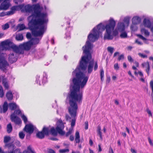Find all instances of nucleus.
Instances as JSON below:
<instances>
[{
	"label": "nucleus",
	"mask_w": 153,
	"mask_h": 153,
	"mask_svg": "<svg viewBox=\"0 0 153 153\" xmlns=\"http://www.w3.org/2000/svg\"><path fill=\"white\" fill-rule=\"evenodd\" d=\"M92 47L91 44L89 41H87L86 44L82 47L83 53L85 55L82 56L79 65L72 72V75L75 76L72 78V82L70 83V94L69 96H82V93L80 90V88H83L86 85L88 77L81 71H84L87 68L88 64L94 65V60H92V56L90 50Z\"/></svg>",
	"instance_id": "nucleus-1"
},
{
	"label": "nucleus",
	"mask_w": 153,
	"mask_h": 153,
	"mask_svg": "<svg viewBox=\"0 0 153 153\" xmlns=\"http://www.w3.org/2000/svg\"><path fill=\"white\" fill-rule=\"evenodd\" d=\"M115 25V22L112 18L110 19L108 24L105 26L102 23H100L97 26V29L95 27H94L92 31L93 34L90 33L88 36V39L90 41L94 42L98 39L99 35L102 32L106 29V33L104 36V39L112 40L113 38V36L111 35L112 31L114 28ZM87 40V41H88Z\"/></svg>",
	"instance_id": "nucleus-2"
},
{
	"label": "nucleus",
	"mask_w": 153,
	"mask_h": 153,
	"mask_svg": "<svg viewBox=\"0 0 153 153\" xmlns=\"http://www.w3.org/2000/svg\"><path fill=\"white\" fill-rule=\"evenodd\" d=\"M23 7L21 10L22 12L31 13L33 11L31 15L28 16L27 19L29 22L32 20L37 19L38 18L47 17L48 14L46 13L42 12L43 7L37 3L33 5L28 4L25 6L24 4Z\"/></svg>",
	"instance_id": "nucleus-3"
},
{
	"label": "nucleus",
	"mask_w": 153,
	"mask_h": 153,
	"mask_svg": "<svg viewBox=\"0 0 153 153\" xmlns=\"http://www.w3.org/2000/svg\"><path fill=\"white\" fill-rule=\"evenodd\" d=\"M48 22L47 17L38 18L37 19L32 20L28 23L29 28L31 30L34 28L39 29L38 31L34 30L32 31V34L34 36L36 37L42 36L45 29L44 24H47Z\"/></svg>",
	"instance_id": "nucleus-4"
},
{
	"label": "nucleus",
	"mask_w": 153,
	"mask_h": 153,
	"mask_svg": "<svg viewBox=\"0 0 153 153\" xmlns=\"http://www.w3.org/2000/svg\"><path fill=\"white\" fill-rule=\"evenodd\" d=\"M82 96H68L69 99L70 106L68 108L69 113L71 116L74 118L72 119L71 122V127L73 128L75 125L76 119L75 118L76 116L77 111L78 107L77 102L79 103L82 102Z\"/></svg>",
	"instance_id": "nucleus-5"
},
{
	"label": "nucleus",
	"mask_w": 153,
	"mask_h": 153,
	"mask_svg": "<svg viewBox=\"0 0 153 153\" xmlns=\"http://www.w3.org/2000/svg\"><path fill=\"white\" fill-rule=\"evenodd\" d=\"M56 127L55 128L52 127L51 128V126L48 127L44 126L42 131L45 136H48L50 134L53 136H56L59 134L61 136H63L65 134V132L63 131L64 128V125L62 120H59L56 124Z\"/></svg>",
	"instance_id": "nucleus-6"
},
{
	"label": "nucleus",
	"mask_w": 153,
	"mask_h": 153,
	"mask_svg": "<svg viewBox=\"0 0 153 153\" xmlns=\"http://www.w3.org/2000/svg\"><path fill=\"white\" fill-rule=\"evenodd\" d=\"M10 39H8L1 42L0 44V69L5 71L9 63L7 60V55L5 53H1V51L9 50Z\"/></svg>",
	"instance_id": "nucleus-7"
},
{
	"label": "nucleus",
	"mask_w": 153,
	"mask_h": 153,
	"mask_svg": "<svg viewBox=\"0 0 153 153\" xmlns=\"http://www.w3.org/2000/svg\"><path fill=\"white\" fill-rule=\"evenodd\" d=\"M12 49L16 53L19 54H23L24 52L22 50L20 47V45L19 46L15 45H12V42L10 41V49Z\"/></svg>",
	"instance_id": "nucleus-8"
},
{
	"label": "nucleus",
	"mask_w": 153,
	"mask_h": 153,
	"mask_svg": "<svg viewBox=\"0 0 153 153\" xmlns=\"http://www.w3.org/2000/svg\"><path fill=\"white\" fill-rule=\"evenodd\" d=\"M10 117L11 121L14 122L16 124L19 125L21 124L22 121L20 118L14 114H11Z\"/></svg>",
	"instance_id": "nucleus-9"
},
{
	"label": "nucleus",
	"mask_w": 153,
	"mask_h": 153,
	"mask_svg": "<svg viewBox=\"0 0 153 153\" xmlns=\"http://www.w3.org/2000/svg\"><path fill=\"white\" fill-rule=\"evenodd\" d=\"M32 44L30 41L24 43L23 44H20L21 49L24 52V50L28 51L30 50Z\"/></svg>",
	"instance_id": "nucleus-10"
},
{
	"label": "nucleus",
	"mask_w": 153,
	"mask_h": 153,
	"mask_svg": "<svg viewBox=\"0 0 153 153\" xmlns=\"http://www.w3.org/2000/svg\"><path fill=\"white\" fill-rule=\"evenodd\" d=\"M34 130L33 125L31 124H26L23 129V130L30 134H32Z\"/></svg>",
	"instance_id": "nucleus-11"
},
{
	"label": "nucleus",
	"mask_w": 153,
	"mask_h": 153,
	"mask_svg": "<svg viewBox=\"0 0 153 153\" xmlns=\"http://www.w3.org/2000/svg\"><path fill=\"white\" fill-rule=\"evenodd\" d=\"M24 7V5L20 4L18 6H14L11 7L10 9V15L13 14L16 11L22 9Z\"/></svg>",
	"instance_id": "nucleus-12"
},
{
	"label": "nucleus",
	"mask_w": 153,
	"mask_h": 153,
	"mask_svg": "<svg viewBox=\"0 0 153 153\" xmlns=\"http://www.w3.org/2000/svg\"><path fill=\"white\" fill-rule=\"evenodd\" d=\"M3 142L4 143V149H10V136H5L4 138Z\"/></svg>",
	"instance_id": "nucleus-13"
},
{
	"label": "nucleus",
	"mask_w": 153,
	"mask_h": 153,
	"mask_svg": "<svg viewBox=\"0 0 153 153\" xmlns=\"http://www.w3.org/2000/svg\"><path fill=\"white\" fill-rule=\"evenodd\" d=\"M4 0L1 4V5L0 6V10H7L10 6V3H7L6 1Z\"/></svg>",
	"instance_id": "nucleus-14"
},
{
	"label": "nucleus",
	"mask_w": 153,
	"mask_h": 153,
	"mask_svg": "<svg viewBox=\"0 0 153 153\" xmlns=\"http://www.w3.org/2000/svg\"><path fill=\"white\" fill-rule=\"evenodd\" d=\"M141 21V18L137 16H134L132 19V24L137 25L140 23Z\"/></svg>",
	"instance_id": "nucleus-15"
},
{
	"label": "nucleus",
	"mask_w": 153,
	"mask_h": 153,
	"mask_svg": "<svg viewBox=\"0 0 153 153\" xmlns=\"http://www.w3.org/2000/svg\"><path fill=\"white\" fill-rule=\"evenodd\" d=\"M118 30L120 32L124 31L125 29V25L123 22H119L117 24Z\"/></svg>",
	"instance_id": "nucleus-16"
},
{
	"label": "nucleus",
	"mask_w": 153,
	"mask_h": 153,
	"mask_svg": "<svg viewBox=\"0 0 153 153\" xmlns=\"http://www.w3.org/2000/svg\"><path fill=\"white\" fill-rule=\"evenodd\" d=\"M143 24L144 26L148 28H150L151 26V24L150 21L148 19L145 18L143 21Z\"/></svg>",
	"instance_id": "nucleus-17"
},
{
	"label": "nucleus",
	"mask_w": 153,
	"mask_h": 153,
	"mask_svg": "<svg viewBox=\"0 0 153 153\" xmlns=\"http://www.w3.org/2000/svg\"><path fill=\"white\" fill-rule=\"evenodd\" d=\"M1 77L2 78V82L3 85L6 88L8 89L9 88V85L7 79L3 76Z\"/></svg>",
	"instance_id": "nucleus-18"
},
{
	"label": "nucleus",
	"mask_w": 153,
	"mask_h": 153,
	"mask_svg": "<svg viewBox=\"0 0 153 153\" xmlns=\"http://www.w3.org/2000/svg\"><path fill=\"white\" fill-rule=\"evenodd\" d=\"M45 135L42 132V131H38L36 134V137L39 139H43L45 137Z\"/></svg>",
	"instance_id": "nucleus-19"
},
{
	"label": "nucleus",
	"mask_w": 153,
	"mask_h": 153,
	"mask_svg": "<svg viewBox=\"0 0 153 153\" xmlns=\"http://www.w3.org/2000/svg\"><path fill=\"white\" fill-rule=\"evenodd\" d=\"M17 28L18 30V31H20L27 29V28L24 24H19L18 25Z\"/></svg>",
	"instance_id": "nucleus-20"
},
{
	"label": "nucleus",
	"mask_w": 153,
	"mask_h": 153,
	"mask_svg": "<svg viewBox=\"0 0 153 153\" xmlns=\"http://www.w3.org/2000/svg\"><path fill=\"white\" fill-rule=\"evenodd\" d=\"M40 39L38 38H33L31 40V43L32 45H36L38 44L39 42Z\"/></svg>",
	"instance_id": "nucleus-21"
},
{
	"label": "nucleus",
	"mask_w": 153,
	"mask_h": 153,
	"mask_svg": "<svg viewBox=\"0 0 153 153\" xmlns=\"http://www.w3.org/2000/svg\"><path fill=\"white\" fill-rule=\"evenodd\" d=\"M16 147L15 145L13 144L12 143H10V149L12 148L13 149L12 151H10V153H18L19 151V149H14Z\"/></svg>",
	"instance_id": "nucleus-22"
},
{
	"label": "nucleus",
	"mask_w": 153,
	"mask_h": 153,
	"mask_svg": "<svg viewBox=\"0 0 153 153\" xmlns=\"http://www.w3.org/2000/svg\"><path fill=\"white\" fill-rule=\"evenodd\" d=\"M14 54L13 53H10V63H13L15 62L17 60L16 56L14 57Z\"/></svg>",
	"instance_id": "nucleus-23"
},
{
	"label": "nucleus",
	"mask_w": 153,
	"mask_h": 153,
	"mask_svg": "<svg viewBox=\"0 0 153 153\" xmlns=\"http://www.w3.org/2000/svg\"><path fill=\"white\" fill-rule=\"evenodd\" d=\"M94 65L91 64H88L87 65V73L88 74H91L92 72Z\"/></svg>",
	"instance_id": "nucleus-24"
},
{
	"label": "nucleus",
	"mask_w": 153,
	"mask_h": 153,
	"mask_svg": "<svg viewBox=\"0 0 153 153\" xmlns=\"http://www.w3.org/2000/svg\"><path fill=\"white\" fill-rule=\"evenodd\" d=\"M19 107L16 103H10V110H15L17 108H19Z\"/></svg>",
	"instance_id": "nucleus-25"
},
{
	"label": "nucleus",
	"mask_w": 153,
	"mask_h": 153,
	"mask_svg": "<svg viewBox=\"0 0 153 153\" xmlns=\"http://www.w3.org/2000/svg\"><path fill=\"white\" fill-rule=\"evenodd\" d=\"M8 104L7 101L4 102L3 105V113H5L8 110Z\"/></svg>",
	"instance_id": "nucleus-26"
},
{
	"label": "nucleus",
	"mask_w": 153,
	"mask_h": 153,
	"mask_svg": "<svg viewBox=\"0 0 153 153\" xmlns=\"http://www.w3.org/2000/svg\"><path fill=\"white\" fill-rule=\"evenodd\" d=\"M75 141L76 143H79L80 142L79 133L78 131H76L75 133Z\"/></svg>",
	"instance_id": "nucleus-27"
},
{
	"label": "nucleus",
	"mask_w": 153,
	"mask_h": 153,
	"mask_svg": "<svg viewBox=\"0 0 153 153\" xmlns=\"http://www.w3.org/2000/svg\"><path fill=\"white\" fill-rule=\"evenodd\" d=\"M35 153V151L32 149L31 147L30 146H29L27 148V150L25 151L23 153Z\"/></svg>",
	"instance_id": "nucleus-28"
},
{
	"label": "nucleus",
	"mask_w": 153,
	"mask_h": 153,
	"mask_svg": "<svg viewBox=\"0 0 153 153\" xmlns=\"http://www.w3.org/2000/svg\"><path fill=\"white\" fill-rule=\"evenodd\" d=\"M16 39L17 41H21L23 39V36L22 34H19L16 35Z\"/></svg>",
	"instance_id": "nucleus-29"
},
{
	"label": "nucleus",
	"mask_w": 153,
	"mask_h": 153,
	"mask_svg": "<svg viewBox=\"0 0 153 153\" xmlns=\"http://www.w3.org/2000/svg\"><path fill=\"white\" fill-rule=\"evenodd\" d=\"M101 127L100 126H98L97 129V130L98 135L100 136L101 140H102V132L101 131Z\"/></svg>",
	"instance_id": "nucleus-30"
},
{
	"label": "nucleus",
	"mask_w": 153,
	"mask_h": 153,
	"mask_svg": "<svg viewBox=\"0 0 153 153\" xmlns=\"http://www.w3.org/2000/svg\"><path fill=\"white\" fill-rule=\"evenodd\" d=\"M142 33H144L146 36H149V33L148 30H147L145 28H142L141 30Z\"/></svg>",
	"instance_id": "nucleus-31"
},
{
	"label": "nucleus",
	"mask_w": 153,
	"mask_h": 153,
	"mask_svg": "<svg viewBox=\"0 0 153 153\" xmlns=\"http://www.w3.org/2000/svg\"><path fill=\"white\" fill-rule=\"evenodd\" d=\"M130 29L131 30L133 31H135L137 30V27L136 25L132 24V25L131 26Z\"/></svg>",
	"instance_id": "nucleus-32"
},
{
	"label": "nucleus",
	"mask_w": 153,
	"mask_h": 153,
	"mask_svg": "<svg viewBox=\"0 0 153 153\" xmlns=\"http://www.w3.org/2000/svg\"><path fill=\"white\" fill-rule=\"evenodd\" d=\"M13 114H14L15 115H22V112L20 109L15 110H14V113Z\"/></svg>",
	"instance_id": "nucleus-33"
},
{
	"label": "nucleus",
	"mask_w": 153,
	"mask_h": 153,
	"mask_svg": "<svg viewBox=\"0 0 153 153\" xmlns=\"http://www.w3.org/2000/svg\"><path fill=\"white\" fill-rule=\"evenodd\" d=\"M127 33L125 31L122 32L120 35V37L121 38H126L127 37Z\"/></svg>",
	"instance_id": "nucleus-34"
},
{
	"label": "nucleus",
	"mask_w": 153,
	"mask_h": 153,
	"mask_svg": "<svg viewBox=\"0 0 153 153\" xmlns=\"http://www.w3.org/2000/svg\"><path fill=\"white\" fill-rule=\"evenodd\" d=\"M21 117L22 120L24 121L25 124H26L27 121V117L24 114H23L21 116Z\"/></svg>",
	"instance_id": "nucleus-35"
},
{
	"label": "nucleus",
	"mask_w": 153,
	"mask_h": 153,
	"mask_svg": "<svg viewBox=\"0 0 153 153\" xmlns=\"http://www.w3.org/2000/svg\"><path fill=\"white\" fill-rule=\"evenodd\" d=\"M59 152L60 153H65L66 152H69L68 149H61L59 150Z\"/></svg>",
	"instance_id": "nucleus-36"
},
{
	"label": "nucleus",
	"mask_w": 153,
	"mask_h": 153,
	"mask_svg": "<svg viewBox=\"0 0 153 153\" xmlns=\"http://www.w3.org/2000/svg\"><path fill=\"white\" fill-rule=\"evenodd\" d=\"M10 15V11H8L7 13L2 12L0 13V17H3L6 15Z\"/></svg>",
	"instance_id": "nucleus-37"
},
{
	"label": "nucleus",
	"mask_w": 153,
	"mask_h": 153,
	"mask_svg": "<svg viewBox=\"0 0 153 153\" xmlns=\"http://www.w3.org/2000/svg\"><path fill=\"white\" fill-rule=\"evenodd\" d=\"M19 136L20 138L22 139H23L24 138L25 134L23 133V132L21 131L19 133Z\"/></svg>",
	"instance_id": "nucleus-38"
},
{
	"label": "nucleus",
	"mask_w": 153,
	"mask_h": 153,
	"mask_svg": "<svg viewBox=\"0 0 153 153\" xmlns=\"http://www.w3.org/2000/svg\"><path fill=\"white\" fill-rule=\"evenodd\" d=\"M9 27V25L8 23H6L4 25L2 26V28L3 30H5Z\"/></svg>",
	"instance_id": "nucleus-39"
},
{
	"label": "nucleus",
	"mask_w": 153,
	"mask_h": 153,
	"mask_svg": "<svg viewBox=\"0 0 153 153\" xmlns=\"http://www.w3.org/2000/svg\"><path fill=\"white\" fill-rule=\"evenodd\" d=\"M72 128H70L69 131L66 132L65 134V136L66 137H68L72 133Z\"/></svg>",
	"instance_id": "nucleus-40"
},
{
	"label": "nucleus",
	"mask_w": 153,
	"mask_h": 153,
	"mask_svg": "<svg viewBox=\"0 0 153 153\" xmlns=\"http://www.w3.org/2000/svg\"><path fill=\"white\" fill-rule=\"evenodd\" d=\"M107 50L109 52L112 54L114 52V48L111 47H108L107 48Z\"/></svg>",
	"instance_id": "nucleus-41"
},
{
	"label": "nucleus",
	"mask_w": 153,
	"mask_h": 153,
	"mask_svg": "<svg viewBox=\"0 0 153 153\" xmlns=\"http://www.w3.org/2000/svg\"><path fill=\"white\" fill-rule=\"evenodd\" d=\"M130 20V18L129 17H126L124 18L123 21L127 24H128Z\"/></svg>",
	"instance_id": "nucleus-42"
},
{
	"label": "nucleus",
	"mask_w": 153,
	"mask_h": 153,
	"mask_svg": "<svg viewBox=\"0 0 153 153\" xmlns=\"http://www.w3.org/2000/svg\"><path fill=\"white\" fill-rule=\"evenodd\" d=\"M40 78V76H39L37 75L36 77V83L37 84H38L39 85H41V84L40 83V82L39 80V79Z\"/></svg>",
	"instance_id": "nucleus-43"
},
{
	"label": "nucleus",
	"mask_w": 153,
	"mask_h": 153,
	"mask_svg": "<svg viewBox=\"0 0 153 153\" xmlns=\"http://www.w3.org/2000/svg\"><path fill=\"white\" fill-rule=\"evenodd\" d=\"M47 153H56V152L51 149L48 148L47 149Z\"/></svg>",
	"instance_id": "nucleus-44"
},
{
	"label": "nucleus",
	"mask_w": 153,
	"mask_h": 153,
	"mask_svg": "<svg viewBox=\"0 0 153 153\" xmlns=\"http://www.w3.org/2000/svg\"><path fill=\"white\" fill-rule=\"evenodd\" d=\"M4 93L3 88L1 85H0V96H4Z\"/></svg>",
	"instance_id": "nucleus-45"
},
{
	"label": "nucleus",
	"mask_w": 153,
	"mask_h": 153,
	"mask_svg": "<svg viewBox=\"0 0 153 153\" xmlns=\"http://www.w3.org/2000/svg\"><path fill=\"white\" fill-rule=\"evenodd\" d=\"M23 1L24 0H14V3L17 4H21Z\"/></svg>",
	"instance_id": "nucleus-46"
},
{
	"label": "nucleus",
	"mask_w": 153,
	"mask_h": 153,
	"mask_svg": "<svg viewBox=\"0 0 153 153\" xmlns=\"http://www.w3.org/2000/svg\"><path fill=\"white\" fill-rule=\"evenodd\" d=\"M127 58L128 61L130 62H134V59L132 58L131 56L128 55Z\"/></svg>",
	"instance_id": "nucleus-47"
},
{
	"label": "nucleus",
	"mask_w": 153,
	"mask_h": 153,
	"mask_svg": "<svg viewBox=\"0 0 153 153\" xmlns=\"http://www.w3.org/2000/svg\"><path fill=\"white\" fill-rule=\"evenodd\" d=\"M137 36L140 39L144 41L146 40L147 39L140 34H137Z\"/></svg>",
	"instance_id": "nucleus-48"
},
{
	"label": "nucleus",
	"mask_w": 153,
	"mask_h": 153,
	"mask_svg": "<svg viewBox=\"0 0 153 153\" xmlns=\"http://www.w3.org/2000/svg\"><path fill=\"white\" fill-rule=\"evenodd\" d=\"M26 36L27 39H31L32 38H31V35L30 32H28L27 33Z\"/></svg>",
	"instance_id": "nucleus-49"
},
{
	"label": "nucleus",
	"mask_w": 153,
	"mask_h": 153,
	"mask_svg": "<svg viewBox=\"0 0 153 153\" xmlns=\"http://www.w3.org/2000/svg\"><path fill=\"white\" fill-rule=\"evenodd\" d=\"M148 65L146 67L147 68L146 69V71L148 75H149V70H150V66L149 63L147 64Z\"/></svg>",
	"instance_id": "nucleus-50"
},
{
	"label": "nucleus",
	"mask_w": 153,
	"mask_h": 153,
	"mask_svg": "<svg viewBox=\"0 0 153 153\" xmlns=\"http://www.w3.org/2000/svg\"><path fill=\"white\" fill-rule=\"evenodd\" d=\"M124 59V55L123 54L120 55L118 58L117 60L120 61L121 59Z\"/></svg>",
	"instance_id": "nucleus-51"
},
{
	"label": "nucleus",
	"mask_w": 153,
	"mask_h": 153,
	"mask_svg": "<svg viewBox=\"0 0 153 153\" xmlns=\"http://www.w3.org/2000/svg\"><path fill=\"white\" fill-rule=\"evenodd\" d=\"M98 64H97V62H95V64H94V71H96L97 70V69L98 68Z\"/></svg>",
	"instance_id": "nucleus-52"
},
{
	"label": "nucleus",
	"mask_w": 153,
	"mask_h": 153,
	"mask_svg": "<svg viewBox=\"0 0 153 153\" xmlns=\"http://www.w3.org/2000/svg\"><path fill=\"white\" fill-rule=\"evenodd\" d=\"M139 56L143 58H146L147 57V56L146 55L140 53H138Z\"/></svg>",
	"instance_id": "nucleus-53"
},
{
	"label": "nucleus",
	"mask_w": 153,
	"mask_h": 153,
	"mask_svg": "<svg viewBox=\"0 0 153 153\" xmlns=\"http://www.w3.org/2000/svg\"><path fill=\"white\" fill-rule=\"evenodd\" d=\"M100 77L102 78L104 77V71L103 69H101L100 71Z\"/></svg>",
	"instance_id": "nucleus-54"
},
{
	"label": "nucleus",
	"mask_w": 153,
	"mask_h": 153,
	"mask_svg": "<svg viewBox=\"0 0 153 153\" xmlns=\"http://www.w3.org/2000/svg\"><path fill=\"white\" fill-rule=\"evenodd\" d=\"M150 85L152 89V93H153V80H152L150 82Z\"/></svg>",
	"instance_id": "nucleus-55"
},
{
	"label": "nucleus",
	"mask_w": 153,
	"mask_h": 153,
	"mask_svg": "<svg viewBox=\"0 0 153 153\" xmlns=\"http://www.w3.org/2000/svg\"><path fill=\"white\" fill-rule=\"evenodd\" d=\"M114 68L116 70H118L119 69V67L118 66V64H115L114 65Z\"/></svg>",
	"instance_id": "nucleus-56"
},
{
	"label": "nucleus",
	"mask_w": 153,
	"mask_h": 153,
	"mask_svg": "<svg viewBox=\"0 0 153 153\" xmlns=\"http://www.w3.org/2000/svg\"><path fill=\"white\" fill-rule=\"evenodd\" d=\"M146 111L148 114H149V115L152 117V115L151 111L149 108H147L146 109Z\"/></svg>",
	"instance_id": "nucleus-57"
},
{
	"label": "nucleus",
	"mask_w": 153,
	"mask_h": 153,
	"mask_svg": "<svg viewBox=\"0 0 153 153\" xmlns=\"http://www.w3.org/2000/svg\"><path fill=\"white\" fill-rule=\"evenodd\" d=\"M47 77L44 76L43 79L42 80V83H45L47 82Z\"/></svg>",
	"instance_id": "nucleus-58"
},
{
	"label": "nucleus",
	"mask_w": 153,
	"mask_h": 153,
	"mask_svg": "<svg viewBox=\"0 0 153 153\" xmlns=\"http://www.w3.org/2000/svg\"><path fill=\"white\" fill-rule=\"evenodd\" d=\"M149 64V62H144L142 64V66L143 68H144L145 67H146L147 65V64Z\"/></svg>",
	"instance_id": "nucleus-59"
},
{
	"label": "nucleus",
	"mask_w": 153,
	"mask_h": 153,
	"mask_svg": "<svg viewBox=\"0 0 153 153\" xmlns=\"http://www.w3.org/2000/svg\"><path fill=\"white\" fill-rule=\"evenodd\" d=\"M65 118L67 121H68L71 119V117L68 114H66L65 116Z\"/></svg>",
	"instance_id": "nucleus-60"
},
{
	"label": "nucleus",
	"mask_w": 153,
	"mask_h": 153,
	"mask_svg": "<svg viewBox=\"0 0 153 153\" xmlns=\"http://www.w3.org/2000/svg\"><path fill=\"white\" fill-rule=\"evenodd\" d=\"M85 129L87 130L88 128V122L87 121H86L85 122Z\"/></svg>",
	"instance_id": "nucleus-61"
},
{
	"label": "nucleus",
	"mask_w": 153,
	"mask_h": 153,
	"mask_svg": "<svg viewBox=\"0 0 153 153\" xmlns=\"http://www.w3.org/2000/svg\"><path fill=\"white\" fill-rule=\"evenodd\" d=\"M148 140L149 142V143L150 145L152 146H153V143L152 142V141L150 138L149 137L148 138Z\"/></svg>",
	"instance_id": "nucleus-62"
},
{
	"label": "nucleus",
	"mask_w": 153,
	"mask_h": 153,
	"mask_svg": "<svg viewBox=\"0 0 153 153\" xmlns=\"http://www.w3.org/2000/svg\"><path fill=\"white\" fill-rule=\"evenodd\" d=\"M135 43H136L140 45H142L143 44V43L142 42H141L140 41H139L138 39H136L135 40Z\"/></svg>",
	"instance_id": "nucleus-63"
},
{
	"label": "nucleus",
	"mask_w": 153,
	"mask_h": 153,
	"mask_svg": "<svg viewBox=\"0 0 153 153\" xmlns=\"http://www.w3.org/2000/svg\"><path fill=\"white\" fill-rule=\"evenodd\" d=\"M109 153H114L113 150V149L111 148V146H110L109 148Z\"/></svg>",
	"instance_id": "nucleus-64"
}]
</instances>
